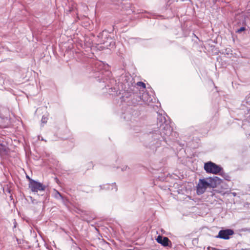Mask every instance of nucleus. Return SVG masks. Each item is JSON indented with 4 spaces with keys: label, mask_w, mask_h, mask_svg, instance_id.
<instances>
[{
    "label": "nucleus",
    "mask_w": 250,
    "mask_h": 250,
    "mask_svg": "<svg viewBox=\"0 0 250 250\" xmlns=\"http://www.w3.org/2000/svg\"><path fill=\"white\" fill-rule=\"evenodd\" d=\"M107 35H108L107 31L106 30H104L103 31V32L101 34H100L99 35V36L98 37H101L102 38H103L104 37L105 38L106 37L107 38V41H108V40L112 41V40L111 38L109 39L108 37H107Z\"/></svg>",
    "instance_id": "10"
},
{
    "label": "nucleus",
    "mask_w": 250,
    "mask_h": 250,
    "mask_svg": "<svg viewBox=\"0 0 250 250\" xmlns=\"http://www.w3.org/2000/svg\"><path fill=\"white\" fill-rule=\"evenodd\" d=\"M204 169L207 173L216 174L221 172L222 168L215 163L208 162L205 164Z\"/></svg>",
    "instance_id": "3"
},
{
    "label": "nucleus",
    "mask_w": 250,
    "mask_h": 250,
    "mask_svg": "<svg viewBox=\"0 0 250 250\" xmlns=\"http://www.w3.org/2000/svg\"><path fill=\"white\" fill-rule=\"evenodd\" d=\"M158 125L156 129L145 136L144 145L152 152L156 151L158 148L165 144H168L169 141H174L178 134L172 130L170 125L166 122L164 116L159 115L157 118Z\"/></svg>",
    "instance_id": "1"
},
{
    "label": "nucleus",
    "mask_w": 250,
    "mask_h": 250,
    "mask_svg": "<svg viewBox=\"0 0 250 250\" xmlns=\"http://www.w3.org/2000/svg\"><path fill=\"white\" fill-rule=\"evenodd\" d=\"M246 103L250 105V94L246 98ZM246 120L244 121L242 127L246 130V134L250 135V109L248 110V113L246 115Z\"/></svg>",
    "instance_id": "4"
},
{
    "label": "nucleus",
    "mask_w": 250,
    "mask_h": 250,
    "mask_svg": "<svg viewBox=\"0 0 250 250\" xmlns=\"http://www.w3.org/2000/svg\"><path fill=\"white\" fill-rule=\"evenodd\" d=\"M137 85L140 86H142L144 88H146V84L145 83L142 82H139L137 83Z\"/></svg>",
    "instance_id": "12"
},
{
    "label": "nucleus",
    "mask_w": 250,
    "mask_h": 250,
    "mask_svg": "<svg viewBox=\"0 0 250 250\" xmlns=\"http://www.w3.org/2000/svg\"><path fill=\"white\" fill-rule=\"evenodd\" d=\"M101 43H103V44H104L105 43V42H101Z\"/></svg>",
    "instance_id": "18"
},
{
    "label": "nucleus",
    "mask_w": 250,
    "mask_h": 250,
    "mask_svg": "<svg viewBox=\"0 0 250 250\" xmlns=\"http://www.w3.org/2000/svg\"><path fill=\"white\" fill-rule=\"evenodd\" d=\"M29 188L32 192H37L38 191H43L46 186L41 183L37 182L32 179H29Z\"/></svg>",
    "instance_id": "5"
},
{
    "label": "nucleus",
    "mask_w": 250,
    "mask_h": 250,
    "mask_svg": "<svg viewBox=\"0 0 250 250\" xmlns=\"http://www.w3.org/2000/svg\"><path fill=\"white\" fill-rule=\"evenodd\" d=\"M26 178H27L29 180V179H31V178L29 177V176H27V175L26 176Z\"/></svg>",
    "instance_id": "17"
},
{
    "label": "nucleus",
    "mask_w": 250,
    "mask_h": 250,
    "mask_svg": "<svg viewBox=\"0 0 250 250\" xmlns=\"http://www.w3.org/2000/svg\"><path fill=\"white\" fill-rule=\"evenodd\" d=\"M101 189L111 190L113 191L117 190V187L115 184L112 183V184H105L100 186Z\"/></svg>",
    "instance_id": "8"
},
{
    "label": "nucleus",
    "mask_w": 250,
    "mask_h": 250,
    "mask_svg": "<svg viewBox=\"0 0 250 250\" xmlns=\"http://www.w3.org/2000/svg\"><path fill=\"white\" fill-rule=\"evenodd\" d=\"M156 240L158 243L161 244L164 247L168 246L169 243H171L170 241L167 237H163L161 235H159L157 237Z\"/></svg>",
    "instance_id": "7"
},
{
    "label": "nucleus",
    "mask_w": 250,
    "mask_h": 250,
    "mask_svg": "<svg viewBox=\"0 0 250 250\" xmlns=\"http://www.w3.org/2000/svg\"><path fill=\"white\" fill-rule=\"evenodd\" d=\"M41 121L42 124H45L47 121V118L45 116H43Z\"/></svg>",
    "instance_id": "13"
},
{
    "label": "nucleus",
    "mask_w": 250,
    "mask_h": 250,
    "mask_svg": "<svg viewBox=\"0 0 250 250\" xmlns=\"http://www.w3.org/2000/svg\"><path fill=\"white\" fill-rule=\"evenodd\" d=\"M129 169V167L127 166H123L122 167V171H125V170H126L127 169Z\"/></svg>",
    "instance_id": "16"
},
{
    "label": "nucleus",
    "mask_w": 250,
    "mask_h": 250,
    "mask_svg": "<svg viewBox=\"0 0 250 250\" xmlns=\"http://www.w3.org/2000/svg\"><path fill=\"white\" fill-rule=\"evenodd\" d=\"M220 175L226 180L227 181H230V177L227 173H225L223 171H221Z\"/></svg>",
    "instance_id": "11"
},
{
    "label": "nucleus",
    "mask_w": 250,
    "mask_h": 250,
    "mask_svg": "<svg viewBox=\"0 0 250 250\" xmlns=\"http://www.w3.org/2000/svg\"><path fill=\"white\" fill-rule=\"evenodd\" d=\"M53 197L57 200H61L62 202H64V199L61 194L57 190H53Z\"/></svg>",
    "instance_id": "9"
},
{
    "label": "nucleus",
    "mask_w": 250,
    "mask_h": 250,
    "mask_svg": "<svg viewBox=\"0 0 250 250\" xmlns=\"http://www.w3.org/2000/svg\"><path fill=\"white\" fill-rule=\"evenodd\" d=\"M233 233V230L230 229L221 230L219 231L217 238H220L223 239H229V236L232 235Z\"/></svg>",
    "instance_id": "6"
},
{
    "label": "nucleus",
    "mask_w": 250,
    "mask_h": 250,
    "mask_svg": "<svg viewBox=\"0 0 250 250\" xmlns=\"http://www.w3.org/2000/svg\"><path fill=\"white\" fill-rule=\"evenodd\" d=\"M147 96V93H144L142 96V99L144 101L148 102V100H146V97Z\"/></svg>",
    "instance_id": "14"
},
{
    "label": "nucleus",
    "mask_w": 250,
    "mask_h": 250,
    "mask_svg": "<svg viewBox=\"0 0 250 250\" xmlns=\"http://www.w3.org/2000/svg\"><path fill=\"white\" fill-rule=\"evenodd\" d=\"M246 30L245 28L244 27H241L240 28H239V29H238V30L237 31V33H240L242 31H244Z\"/></svg>",
    "instance_id": "15"
},
{
    "label": "nucleus",
    "mask_w": 250,
    "mask_h": 250,
    "mask_svg": "<svg viewBox=\"0 0 250 250\" xmlns=\"http://www.w3.org/2000/svg\"><path fill=\"white\" fill-rule=\"evenodd\" d=\"M218 177L215 176L213 178L209 177L206 179H200L197 186V193L198 195L205 192L208 188H214L215 187V181Z\"/></svg>",
    "instance_id": "2"
}]
</instances>
